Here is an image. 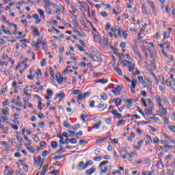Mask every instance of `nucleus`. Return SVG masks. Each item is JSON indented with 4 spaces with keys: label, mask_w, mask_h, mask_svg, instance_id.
<instances>
[{
    "label": "nucleus",
    "mask_w": 175,
    "mask_h": 175,
    "mask_svg": "<svg viewBox=\"0 0 175 175\" xmlns=\"http://www.w3.org/2000/svg\"><path fill=\"white\" fill-rule=\"evenodd\" d=\"M107 163H109V161H104L103 162L100 163L99 167H100V170L101 172H100V174H103L102 173H106V172H107V167H106V166H105V165H107Z\"/></svg>",
    "instance_id": "1"
},
{
    "label": "nucleus",
    "mask_w": 175,
    "mask_h": 175,
    "mask_svg": "<svg viewBox=\"0 0 175 175\" xmlns=\"http://www.w3.org/2000/svg\"><path fill=\"white\" fill-rule=\"evenodd\" d=\"M122 85H117L116 87L114 88V90H111V92L114 94V95H120L121 94V91L122 90Z\"/></svg>",
    "instance_id": "2"
},
{
    "label": "nucleus",
    "mask_w": 175,
    "mask_h": 175,
    "mask_svg": "<svg viewBox=\"0 0 175 175\" xmlns=\"http://www.w3.org/2000/svg\"><path fill=\"white\" fill-rule=\"evenodd\" d=\"M133 50L134 51V53L135 55H137L138 58L140 59V61H143V57H142V53L137 50V47L133 46Z\"/></svg>",
    "instance_id": "3"
},
{
    "label": "nucleus",
    "mask_w": 175,
    "mask_h": 175,
    "mask_svg": "<svg viewBox=\"0 0 175 175\" xmlns=\"http://www.w3.org/2000/svg\"><path fill=\"white\" fill-rule=\"evenodd\" d=\"M154 99H156V103L159 107H162V98L159 96V95H156L154 96Z\"/></svg>",
    "instance_id": "4"
},
{
    "label": "nucleus",
    "mask_w": 175,
    "mask_h": 175,
    "mask_svg": "<svg viewBox=\"0 0 175 175\" xmlns=\"http://www.w3.org/2000/svg\"><path fill=\"white\" fill-rule=\"evenodd\" d=\"M154 109V107H149L148 108L146 109H145V112H146V116H152Z\"/></svg>",
    "instance_id": "5"
},
{
    "label": "nucleus",
    "mask_w": 175,
    "mask_h": 175,
    "mask_svg": "<svg viewBox=\"0 0 175 175\" xmlns=\"http://www.w3.org/2000/svg\"><path fill=\"white\" fill-rule=\"evenodd\" d=\"M43 1L44 3V8H47V7H50V6H54L55 8H57V5L51 3V1H50V0H43Z\"/></svg>",
    "instance_id": "6"
},
{
    "label": "nucleus",
    "mask_w": 175,
    "mask_h": 175,
    "mask_svg": "<svg viewBox=\"0 0 175 175\" xmlns=\"http://www.w3.org/2000/svg\"><path fill=\"white\" fill-rule=\"evenodd\" d=\"M165 152H169L170 150H175V146L170 145L169 142L164 146Z\"/></svg>",
    "instance_id": "7"
},
{
    "label": "nucleus",
    "mask_w": 175,
    "mask_h": 175,
    "mask_svg": "<svg viewBox=\"0 0 175 175\" xmlns=\"http://www.w3.org/2000/svg\"><path fill=\"white\" fill-rule=\"evenodd\" d=\"M162 11L163 13H167V14H170V5H167L165 7L161 6Z\"/></svg>",
    "instance_id": "8"
},
{
    "label": "nucleus",
    "mask_w": 175,
    "mask_h": 175,
    "mask_svg": "<svg viewBox=\"0 0 175 175\" xmlns=\"http://www.w3.org/2000/svg\"><path fill=\"white\" fill-rule=\"evenodd\" d=\"M31 29L33 32L34 36H40V33L39 32V30H38V27L32 26L31 27Z\"/></svg>",
    "instance_id": "9"
},
{
    "label": "nucleus",
    "mask_w": 175,
    "mask_h": 175,
    "mask_svg": "<svg viewBox=\"0 0 175 175\" xmlns=\"http://www.w3.org/2000/svg\"><path fill=\"white\" fill-rule=\"evenodd\" d=\"M111 113L113 114V116H114L116 117V118H122V115L121 113H118V111H117V109H113L111 111Z\"/></svg>",
    "instance_id": "10"
},
{
    "label": "nucleus",
    "mask_w": 175,
    "mask_h": 175,
    "mask_svg": "<svg viewBox=\"0 0 175 175\" xmlns=\"http://www.w3.org/2000/svg\"><path fill=\"white\" fill-rule=\"evenodd\" d=\"M159 109L160 110L161 114L163 116H167V111L163 107V105L159 107Z\"/></svg>",
    "instance_id": "11"
},
{
    "label": "nucleus",
    "mask_w": 175,
    "mask_h": 175,
    "mask_svg": "<svg viewBox=\"0 0 175 175\" xmlns=\"http://www.w3.org/2000/svg\"><path fill=\"white\" fill-rule=\"evenodd\" d=\"M9 110H10L8 107H4L2 109V114H3V116H5V117L9 116Z\"/></svg>",
    "instance_id": "12"
},
{
    "label": "nucleus",
    "mask_w": 175,
    "mask_h": 175,
    "mask_svg": "<svg viewBox=\"0 0 175 175\" xmlns=\"http://www.w3.org/2000/svg\"><path fill=\"white\" fill-rule=\"evenodd\" d=\"M24 139L27 142V144H25V147H28V146H31V144H32V142L29 140V138H28L27 135L24 136Z\"/></svg>",
    "instance_id": "13"
},
{
    "label": "nucleus",
    "mask_w": 175,
    "mask_h": 175,
    "mask_svg": "<svg viewBox=\"0 0 175 175\" xmlns=\"http://www.w3.org/2000/svg\"><path fill=\"white\" fill-rule=\"evenodd\" d=\"M56 79L59 84H62V83H64V77H62V75H59V77L58 76H56Z\"/></svg>",
    "instance_id": "14"
},
{
    "label": "nucleus",
    "mask_w": 175,
    "mask_h": 175,
    "mask_svg": "<svg viewBox=\"0 0 175 175\" xmlns=\"http://www.w3.org/2000/svg\"><path fill=\"white\" fill-rule=\"evenodd\" d=\"M142 9L143 14H147L148 13V11L147 10V7H146V4L143 3L142 5Z\"/></svg>",
    "instance_id": "15"
},
{
    "label": "nucleus",
    "mask_w": 175,
    "mask_h": 175,
    "mask_svg": "<svg viewBox=\"0 0 175 175\" xmlns=\"http://www.w3.org/2000/svg\"><path fill=\"white\" fill-rule=\"evenodd\" d=\"M92 163H94V162L92 161H91V160L88 161L83 167V170L87 169V167H88V166H92Z\"/></svg>",
    "instance_id": "16"
},
{
    "label": "nucleus",
    "mask_w": 175,
    "mask_h": 175,
    "mask_svg": "<svg viewBox=\"0 0 175 175\" xmlns=\"http://www.w3.org/2000/svg\"><path fill=\"white\" fill-rule=\"evenodd\" d=\"M102 124V121H98L96 124H93L94 129H99V126Z\"/></svg>",
    "instance_id": "17"
},
{
    "label": "nucleus",
    "mask_w": 175,
    "mask_h": 175,
    "mask_svg": "<svg viewBox=\"0 0 175 175\" xmlns=\"http://www.w3.org/2000/svg\"><path fill=\"white\" fill-rule=\"evenodd\" d=\"M98 107H99V109L101 111H103V110H105V109L107 108V104H99Z\"/></svg>",
    "instance_id": "18"
},
{
    "label": "nucleus",
    "mask_w": 175,
    "mask_h": 175,
    "mask_svg": "<svg viewBox=\"0 0 175 175\" xmlns=\"http://www.w3.org/2000/svg\"><path fill=\"white\" fill-rule=\"evenodd\" d=\"M132 102H133V99H129L126 101L127 107H132Z\"/></svg>",
    "instance_id": "19"
},
{
    "label": "nucleus",
    "mask_w": 175,
    "mask_h": 175,
    "mask_svg": "<svg viewBox=\"0 0 175 175\" xmlns=\"http://www.w3.org/2000/svg\"><path fill=\"white\" fill-rule=\"evenodd\" d=\"M128 68L129 72H133V70H135V64H132V63H131V64L129 65Z\"/></svg>",
    "instance_id": "20"
},
{
    "label": "nucleus",
    "mask_w": 175,
    "mask_h": 175,
    "mask_svg": "<svg viewBox=\"0 0 175 175\" xmlns=\"http://www.w3.org/2000/svg\"><path fill=\"white\" fill-rule=\"evenodd\" d=\"M146 139H147V140L146 141V145L150 144V143H152V139H151V137H150L149 135H146Z\"/></svg>",
    "instance_id": "21"
},
{
    "label": "nucleus",
    "mask_w": 175,
    "mask_h": 175,
    "mask_svg": "<svg viewBox=\"0 0 175 175\" xmlns=\"http://www.w3.org/2000/svg\"><path fill=\"white\" fill-rule=\"evenodd\" d=\"M137 85V79H133V81H131V88H136V85Z\"/></svg>",
    "instance_id": "22"
},
{
    "label": "nucleus",
    "mask_w": 175,
    "mask_h": 175,
    "mask_svg": "<svg viewBox=\"0 0 175 175\" xmlns=\"http://www.w3.org/2000/svg\"><path fill=\"white\" fill-rule=\"evenodd\" d=\"M125 122H126V121L125 120H119L118 122V124H116V126L118 127V126H121V125H124Z\"/></svg>",
    "instance_id": "23"
},
{
    "label": "nucleus",
    "mask_w": 175,
    "mask_h": 175,
    "mask_svg": "<svg viewBox=\"0 0 175 175\" xmlns=\"http://www.w3.org/2000/svg\"><path fill=\"white\" fill-rule=\"evenodd\" d=\"M42 50H44V51H47V50H48V46H47V44L46 43V42H42Z\"/></svg>",
    "instance_id": "24"
},
{
    "label": "nucleus",
    "mask_w": 175,
    "mask_h": 175,
    "mask_svg": "<svg viewBox=\"0 0 175 175\" xmlns=\"http://www.w3.org/2000/svg\"><path fill=\"white\" fill-rule=\"evenodd\" d=\"M71 18L75 24L77 23V16L75 14H71Z\"/></svg>",
    "instance_id": "25"
},
{
    "label": "nucleus",
    "mask_w": 175,
    "mask_h": 175,
    "mask_svg": "<svg viewBox=\"0 0 175 175\" xmlns=\"http://www.w3.org/2000/svg\"><path fill=\"white\" fill-rule=\"evenodd\" d=\"M44 104H42V100H39L38 107L39 110H42L44 107Z\"/></svg>",
    "instance_id": "26"
},
{
    "label": "nucleus",
    "mask_w": 175,
    "mask_h": 175,
    "mask_svg": "<svg viewBox=\"0 0 175 175\" xmlns=\"http://www.w3.org/2000/svg\"><path fill=\"white\" fill-rule=\"evenodd\" d=\"M96 83H101V84H106L107 79H100L96 81Z\"/></svg>",
    "instance_id": "27"
},
{
    "label": "nucleus",
    "mask_w": 175,
    "mask_h": 175,
    "mask_svg": "<svg viewBox=\"0 0 175 175\" xmlns=\"http://www.w3.org/2000/svg\"><path fill=\"white\" fill-rule=\"evenodd\" d=\"M149 44L150 46H146V50H148L149 49L150 50H154V49H155V47L154 46V44H152V42H150Z\"/></svg>",
    "instance_id": "28"
},
{
    "label": "nucleus",
    "mask_w": 175,
    "mask_h": 175,
    "mask_svg": "<svg viewBox=\"0 0 175 175\" xmlns=\"http://www.w3.org/2000/svg\"><path fill=\"white\" fill-rule=\"evenodd\" d=\"M93 39H94V42H98L99 39H100V35L94 34Z\"/></svg>",
    "instance_id": "29"
},
{
    "label": "nucleus",
    "mask_w": 175,
    "mask_h": 175,
    "mask_svg": "<svg viewBox=\"0 0 175 175\" xmlns=\"http://www.w3.org/2000/svg\"><path fill=\"white\" fill-rule=\"evenodd\" d=\"M116 106H121V98H117L115 100Z\"/></svg>",
    "instance_id": "30"
},
{
    "label": "nucleus",
    "mask_w": 175,
    "mask_h": 175,
    "mask_svg": "<svg viewBox=\"0 0 175 175\" xmlns=\"http://www.w3.org/2000/svg\"><path fill=\"white\" fill-rule=\"evenodd\" d=\"M51 146L52 148H57V147H58V144H57V142L53 141L51 142Z\"/></svg>",
    "instance_id": "31"
},
{
    "label": "nucleus",
    "mask_w": 175,
    "mask_h": 175,
    "mask_svg": "<svg viewBox=\"0 0 175 175\" xmlns=\"http://www.w3.org/2000/svg\"><path fill=\"white\" fill-rule=\"evenodd\" d=\"M168 129H170V131H171V132H172L173 133H175V126L174 125L168 126Z\"/></svg>",
    "instance_id": "32"
},
{
    "label": "nucleus",
    "mask_w": 175,
    "mask_h": 175,
    "mask_svg": "<svg viewBox=\"0 0 175 175\" xmlns=\"http://www.w3.org/2000/svg\"><path fill=\"white\" fill-rule=\"evenodd\" d=\"M100 96L103 100H107V94H106L105 93H102Z\"/></svg>",
    "instance_id": "33"
},
{
    "label": "nucleus",
    "mask_w": 175,
    "mask_h": 175,
    "mask_svg": "<svg viewBox=\"0 0 175 175\" xmlns=\"http://www.w3.org/2000/svg\"><path fill=\"white\" fill-rule=\"evenodd\" d=\"M26 147H27V150H29V151L30 152H31V154H33V152H35V150H33V148L32 146H31V145L30 146H27Z\"/></svg>",
    "instance_id": "34"
},
{
    "label": "nucleus",
    "mask_w": 175,
    "mask_h": 175,
    "mask_svg": "<svg viewBox=\"0 0 175 175\" xmlns=\"http://www.w3.org/2000/svg\"><path fill=\"white\" fill-rule=\"evenodd\" d=\"M115 70H116V72H118V75H120V76H122V71L121 70V68H120L119 67H116L115 68Z\"/></svg>",
    "instance_id": "35"
},
{
    "label": "nucleus",
    "mask_w": 175,
    "mask_h": 175,
    "mask_svg": "<svg viewBox=\"0 0 175 175\" xmlns=\"http://www.w3.org/2000/svg\"><path fill=\"white\" fill-rule=\"evenodd\" d=\"M63 158H65V155L56 156V157H53V159L55 161H58V159H62Z\"/></svg>",
    "instance_id": "36"
},
{
    "label": "nucleus",
    "mask_w": 175,
    "mask_h": 175,
    "mask_svg": "<svg viewBox=\"0 0 175 175\" xmlns=\"http://www.w3.org/2000/svg\"><path fill=\"white\" fill-rule=\"evenodd\" d=\"M63 125H64V126H65V128H69V126H70V124H69L68 120L64 121L63 122Z\"/></svg>",
    "instance_id": "37"
},
{
    "label": "nucleus",
    "mask_w": 175,
    "mask_h": 175,
    "mask_svg": "<svg viewBox=\"0 0 175 175\" xmlns=\"http://www.w3.org/2000/svg\"><path fill=\"white\" fill-rule=\"evenodd\" d=\"M49 154H50V152H49L47 150H44L42 152V156L43 157V158H45V157H47V155H49Z\"/></svg>",
    "instance_id": "38"
},
{
    "label": "nucleus",
    "mask_w": 175,
    "mask_h": 175,
    "mask_svg": "<svg viewBox=\"0 0 175 175\" xmlns=\"http://www.w3.org/2000/svg\"><path fill=\"white\" fill-rule=\"evenodd\" d=\"M83 136V131H79L77 133L75 137H77V139H80V137H81Z\"/></svg>",
    "instance_id": "39"
},
{
    "label": "nucleus",
    "mask_w": 175,
    "mask_h": 175,
    "mask_svg": "<svg viewBox=\"0 0 175 175\" xmlns=\"http://www.w3.org/2000/svg\"><path fill=\"white\" fill-rule=\"evenodd\" d=\"M38 12L41 17H44V11L42 10L38 9Z\"/></svg>",
    "instance_id": "40"
},
{
    "label": "nucleus",
    "mask_w": 175,
    "mask_h": 175,
    "mask_svg": "<svg viewBox=\"0 0 175 175\" xmlns=\"http://www.w3.org/2000/svg\"><path fill=\"white\" fill-rule=\"evenodd\" d=\"M57 137H59L60 140H59V143L60 144H65V142H64V137L61 136V135H58Z\"/></svg>",
    "instance_id": "41"
},
{
    "label": "nucleus",
    "mask_w": 175,
    "mask_h": 175,
    "mask_svg": "<svg viewBox=\"0 0 175 175\" xmlns=\"http://www.w3.org/2000/svg\"><path fill=\"white\" fill-rule=\"evenodd\" d=\"M100 16H102L103 17H107L109 16V14H107V12L103 11V12H100Z\"/></svg>",
    "instance_id": "42"
},
{
    "label": "nucleus",
    "mask_w": 175,
    "mask_h": 175,
    "mask_svg": "<svg viewBox=\"0 0 175 175\" xmlns=\"http://www.w3.org/2000/svg\"><path fill=\"white\" fill-rule=\"evenodd\" d=\"M46 94L48 96H53V91L50 89H47Z\"/></svg>",
    "instance_id": "43"
},
{
    "label": "nucleus",
    "mask_w": 175,
    "mask_h": 175,
    "mask_svg": "<svg viewBox=\"0 0 175 175\" xmlns=\"http://www.w3.org/2000/svg\"><path fill=\"white\" fill-rule=\"evenodd\" d=\"M90 95H91V92H87L83 94V99H85V98H88V96H90Z\"/></svg>",
    "instance_id": "44"
},
{
    "label": "nucleus",
    "mask_w": 175,
    "mask_h": 175,
    "mask_svg": "<svg viewBox=\"0 0 175 175\" xmlns=\"http://www.w3.org/2000/svg\"><path fill=\"white\" fill-rule=\"evenodd\" d=\"M10 126H11V128H12V129H14L15 131L18 130V126H17V125H15L14 124H11Z\"/></svg>",
    "instance_id": "45"
},
{
    "label": "nucleus",
    "mask_w": 175,
    "mask_h": 175,
    "mask_svg": "<svg viewBox=\"0 0 175 175\" xmlns=\"http://www.w3.org/2000/svg\"><path fill=\"white\" fill-rule=\"evenodd\" d=\"M46 13H48V14H51V10L50 9V7H44Z\"/></svg>",
    "instance_id": "46"
},
{
    "label": "nucleus",
    "mask_w": 175,
    "mask_h": 175,
    "mask_svg": "<svg viewBox=\"0 0 175 175\" xmlns=\"http://www.w3.org/2000/svg\"><path fill=\"white\" fill-rule=\"evenodd\" d=\"M148 103L150 105V107H154V103L151 100V99L148 98L147 100Z\"/></svg>",
    "instance_id": "47"
},
{
    "label": "nucleus",
    "mask_w": 175,
    "mask_h": 175,
    "mask_svg": "<svg viewBox=\"0 0 175 175\" xmlns=\"http://www.w3.org/2000/svg\"><path fill=\"white\" fill-rule=\"evenodd\" d=\"M167 140H168V142H170V143H172V144H175V140L173 138L169 137L167 139Z\"/></svg>",
    "instance_id": "48"
},
{
    "label": "nucleus",
    "mask_w": 175,
    "mask_h": 175,
    "mask_svg": "<svg viewBox=\"0 0 175 175\" xmlns=\"http://www.w3.org/2000/svg\"><path fill=\"white\" fill-rule=\"evenodd\" d=\"M160 143L161 144H163L165 147V146H167L169 142L167 140H160Z\"/></svg>",
    "instance_id": "49"
},
{
    "label": "nucleus",
    "mask_w": 175,
    "mask_h": 175,
    "mask_svg": "<svg viewBox=\"0 0 175 175\" xmlns=\"http://www.w3.org/2000/svg\"><path fill=\"white\" fill-rule=\"evenodd\" d=\"M138 80L141 84H144V80L143 79V76L138 77Z\"/></svg>",
    "instance_id": "50"
},
{
    "label": "nucleus",
    "mask_w": 175,
    "mask_h": 175,
    "mask_svg": "<svg viewBox=\"0 0 175 175\" xmlns=\"http://www.w3.org/2000/svg\"><path fill=\"white\" fill-rule=\"evenodd\" d=\"M70 142L71 144H77V140H76L75 138H72L71 139H70Z\"/></svg>",
    "instance_id": "51"
},
{
    "label": "nucleus",
    "mask_w": 175,
    "mask_h": 175,
    "mask_svg": "<svg viewBox=\"0 0 175 175\" xmlns=\"http://www.w3.org/2000/svg\"><path fill=\"white\" fill-rule=\"evenodd\" d=\"M166 85L167 87H172V81H170V79H167Z\"/></svg>",
    "instance_id": "52"
},
{
    "label": "nucleus",
    "mask_w": 175,
    "mask_h": 175,
    "mask_svg": "<svg viewBox=\"0 0 175 175\" xmlns=\"http://www.w3.org/2000/svg\"><path fill=\"white\" fill-rule=\"evenodd\" d=\"M132 62H130L128 60H123V65L126 66V65H131Z\"/></svg>",
    "instance_id": "53"
},
{
    "label": "nucleus",
    "mask_w": 175,
    "mask_h": 175,
    "mask_svg": "<svg viewBox=\"0 0 175 175\" xmlns=\"http://www.w3.org/2000/svg\"><path fill=\"white\" fill-rule=\"evenodd\" d=\"M82 99H84L83 94H81L78 95V96H77V102H79V100H81Z\"/></svg>",
    "instance_id": "54"
},
{
    "label": "nucleus",
    "mask_w": 175,
    "mask_h": 175,
    "mask_svg": "<svg viewBox=\"0 0 175 175\" xmlns=\"http://www.w3.org/2000/svg\"><path fill=\"white\" fill-rule=\"evenodd\" d=\"M105 122L107 125H110L111 124V119L110 118L105 119Z\"/></svg>",
    "instance_id": "55"
},
{
    "label": "nucleus",
    "mask_w": 175,
    "mask_h": 175,
    "mask_svg": "<svg viewBox=\"0 0 175 175\" xmlns=\"http://www.w3.org/2000/svg\"><path fill=\"white\" fill-rule=\"evenodd\" d=\"M76 46L77 47V49H79V51H85V50H84V48H83L81 46L77 44Z\"/></svg>",
    "instance_id": "56"
},
{
    "label": "nucleus",
    "mask_w": 175,
    "mask_h": 175,
    "mask_svg": "<svg viewBox=\"0 0 175 175\" xmlns=\"http://www.w3.org/2000/svg\"><path fill=\"white\" fill-rule=\"evenodd\" d=\"M122 31H124V29H122V28H119L118 29V36H122V35L121 34Z\"/></svg>",
    "instance_id": "57"
},
{
    "label": "nucleus",
    "mask_w": 175,
    "mask_h": 175,
    "mask_svg": "<svg viewBox=\"0 0 175 175\" xmlns=\"http://www.w3.org/2000/svg\"><path fill=\"white\" fill-rule=\"evenodd\" d=\"M102 158H103V157L98 156V157H94L93 159H94V161H100L102 159Z\"/></svg>",
    "instance_id": "58"
},
{
    "label": "nucleus",
    "mask_w": 175,
    "mask_h": 175,
    "mask_svg": "<svg viewBox=\"0 0 175 175\" xmlns=\"http://www.w3.org/2000/svg\"><path fill=\"white\" fill-rule=\"evenodd\" d=\"M59 171L58 170H53V171L50 172V174H57V173H59Z\"/></svg>",
    "instance_id": "59"
},
{
    "label": "nucleus",
    "mask_w": 175,
    "mask_h": 175,
    "mask_svg": "<svg viewBox=\"0 0 175 175\" xmlns=\"http://www.w3.org/2000/svg\"><path fill=\"white\" fill-rule=\"evenodd\" d=\"M84 166H85V165H84V162L83 161H81L79 164V167H81L82 169H84Z\"/></svg>",
    "instance_id": "60"
},
{
    "label": "nucleus",
    "mask_w": 175,
    "mask_h": 175,
    "mask_svg": "<svg viewBox=\"0 0 175 175\" xmlns=\"http://www.w3.org/2000/svg\"><path fill=\"white\" fill-rule=\"evenodd\" d=\"M95 106V100H92L90 103V107L94 108V107Z\"/></svg>",
    "instance_id": "61"
},
{
    "label": "nucleus",
    "mask_w": 175,
    "mask_h": 175,
    "mask_svg": "<svg viewBox=\"0 0 175 175\" xmlns=\"http://www.w3.org/2000/svg\"><path fill=\"white\" fill-rule=\"evenodd\" d=\"M79 128H80V124H77L74 125L73 129H74V131H77V129H79Z\"/></svg>",
    "instance_id": "62"
},
{
    "label": "nucleus",
    "mask_w": 175,
    "mask_h": 175,
    "mask_svg": "<svg viewBox=\"0 0 175 175\" xmlns=\"http://www.w3.org/2000/svg\"><path fill=\"white\" fill-rule=\"evenodd\" d=\"M41 66H46V59H42V61L40 62Z\"/></svg>",
    "instance_id": "63"
},
{
    "label": "nucleus",
    "mask_w": 175,
    "mask_h": 175,
    "mask_svg": "<svg viewBox=\"0 0 175 175\" xmlns=\"http://www.w3.org/2000/svg\"><path fill=\"white\" fill-rule=\"evenodd\" d=\"M174 173V170H173L172 169L168 170V175H173Z\"/></svg>",
    "instance_id": "64"
}]
</instances>
